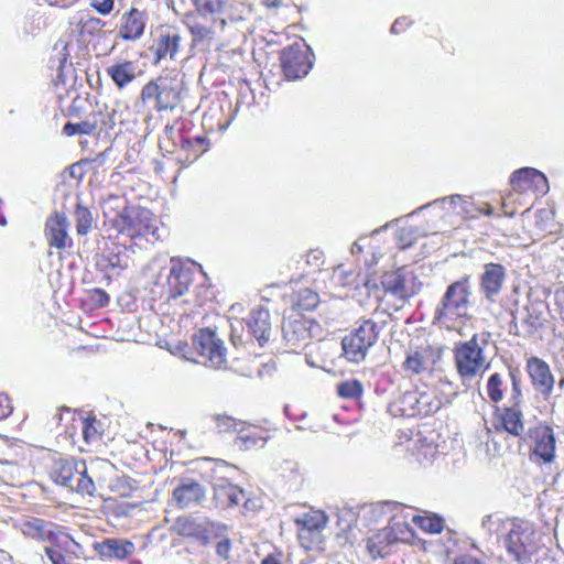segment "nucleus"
<instances>
[{
  "instance_id": "obj_5",
  "label": "nucleus",
  "mask_w": 564,
  "mask_h": 564,
  "mask_svg": "<svg viewBox=\"0 0 564 564\" xmlns=\"http://www.w3.org/2000/svg\"><path fill=\"white\" fill-rule=\"evenodd\" d=\"M161 221L149 209L132 207L124 217L116 218V230L131 239L142 238L154 243L162 238Z\"/></svg>"
},
{
  "instance_id": "obj_36",
  "label": "nucleus",
  "mask_w": 564,
  "mask_h": 564,
  "mask_svg": "<svg viewBox=\"0 0 564 564\" xmlns=\"http://www.w3.org/2000/svg\"><path fill=\"white\" fill-rule=\"evenodd\" d=\"M542 304H531L524 307L523 312H517L513 316L514 319H520L523 324H525L531 329H538L543 326L544 318L542 312Z\"/></svg>"
},
{
  "instance_id": "obj_1",
  "label": "nucleus",
  "mask_w": 564,
  "mask_h": 564,
  "mask_svg": "<svg viewBox=\"0 0 564 564\" xmlns=\"http://www.w3.org/2000/svg\"><path fill=\"white\" fill-rule=\"evenodd\" d=\"M502 544L509 557L519 564L531 562L539 549V538L533 524L527 520H508L502 525Z\"/></svg>"
},
{
  "instance_id": "obj_13",
  "label": "nucleus",
  "mask_w": 564,
  "mask_h": 564,
  "mask_svg": "<svg viewBox=\"0 0 564 564\" xmlns=\"http://www.w3.org/2000/svg\"><path fill=\"white\" fill-rule=\"evenodd\" d=\"M532 441L531 458L535 463L551 464L556 457V441L553 430L549 425L540 424L529 431Z\"/></svg>"
},
{
  "instance_id": "obj_50",
  "label": "nucleus",
  "mask_w": 564,
  "mask_h": 564,
  "mask_svg": "<svg viewBox=\"0 0 564 564\" xmlns=\"http://www.w3.org/2000/svg\"><path fill=\"white\" fill-rule=\"evenodd\" d=\"M226 532H227V530L224 533H221V536L214 538V540H217L216 546H215L216 555L221 561L229 560L230 552H231V542H230L229 538L227 536Z\"/></svg>"
},
{
  "instance_id": "obj_40",
  "label": "nucleus",
  "mask_w": 564,
  "mask_h": 564,
  "mask_svg": "<svg viewBox=\"0 0 564 564\" xmlns=\"http://www.w3.org/2000/svg\"><path fill=\"white\" fill-rule=\"evenodd\" d=\"M205 142L204 137L182 139V150L188 152L185 160L189 162L197 160L207 150Z\"/></svg>"
},
{
  "instance_id": "obj_47",
  "label": "nucleus",
  "mask_w": 564,
  "mask_h": 564,
  "mask_svg": "<svg viewBox=\"0 0 564 564\" xmlns=\"http://www.w3.org/2000/svg\"><path fill=\"white\" fill-rule=\"evenodd\" d=\"M535 226L543 234H552L554 228L553 212L546 208L535 213Z\"/></svg>"
},
{
  "instance_id": "obj_34",
  "label": "nucleus",
  "mask_w": 564,
  "mask_h": 564,
  "mask_svg": "<svg viewBox=\"0 0 564 564\" xmlns=\"http://www.w3.org/2000/svg\"><path fill=\"white\" fill-rule=\"evenodd\" d=\"M74 466L82 468L83 460L73 457L56 459L51 470V478L55 484L62 486V484L73 475Z\"/></svg>"
},
{
  "instance_id": "obj_31",
  "label": "nucleus",
  "mask_w": 564,
  "mask_h": 564,
  "mask_svg": "<svg viewBox=\"0 0 564 564\" xmlns=\"http://www.w3.org/2000/svg\"><path fill=\"white\" fill-rule=\"evenodd\" d=\"M501 425L506 432L513 436H521L524 432L523 415L518 405L506 408L501 414Z\"/></svg>"
},
{
  "instance_id": "obj_21",
  "label": "nucleus",
  "mask_w": 564,
  "mask_h": 564,
  "mask_svg": "<svg viewBox=\"0 0 564 564\" xmlns=\"http://www.w3.org/2000/svg\"><path fill=\"white\" fill-rule=\"evenodd\" d=\"M327 520V516L321 510H311L297 517L295 523L299 527V538L301 540L310 536L318 539L321 531L326 527Z\"/></svg>"
},
{
  "instance_id": "obj_7",
  "label": "nucleus",
  "mask_w": 564,
  "mask_h": 564,
  "mask_svg": "<svg viewBox=\"0 0 564 564\" xmlns=\"http://www.w3.org/2000/svg\"><path fill=\"white\" fill-rule=\"evenodd\" d=\"M512 192H510L502 202L505 215L512 217L516 214V209L508 210L510 204H521L518 198H513V193L527 194L529 192L535 195H544L549 191V183L543 173L532 167H522L516 171L510 180Z\"/></svg>"
},
{
  "instance_id": "obj_57",
  "label": "nucleus",
  "mask_w": 564,
  "mask_h": 564,
  "mask_svg": "<svg viewBox=\"0 0 564 564\" xmlns=\"http://www.w3.org/2000/svg\"><path fill=\"white\" fill-rule=\"evenodd\" d=\"M12 412V406L7 394L0 393V420L8 417Z\"/></svg>"
},
{
  "instance_id": "obj_60",
  "label": "nucleus",
  "mask_w": 564,
  "mask_h": 564,
  "mask_svg": "<svg viewBox=\"0 0 564 564\" xmlns=\"http://www.w3.org/2000/svg\"><path fill=\"white\" fill-rule=\"evenodd\" d=\"M419 454H422L425 459L432 458L436 454V446L433 444L422 445V448L419 449Z\"/></svg>"
},
{
  "instance_id": "obj_14",
  "label": "nucleus",
  "mask_w": 564,
  "mask_h": 564,
  "mask_svg": "<svg viewBox=\"0 0 564 564\" xmlns=\"http://www.w3.org/2000/svg\"><path fill=\"white\" fill-rule=\"evenodd\" d=\"M283 73L289 79H299L307 75L312 68L310 51L305 45L294 44L281 53Z\"/></svg>"
},
{
  "instance_id": "obj_45",
  "label": "nucleus",
  "mask_w": 564,
  "mask_h": 564,
  "mask_svg": "<svg viewBox=\"0 0 564 564\" xmlns=\"http://www.w3.org/2000/svg\"><path fill=\"white\" fill-rule=\"evenodd\" d=\"M187 28L193 36V42L198 43L205 40L213 39L214 30L212 26H207L196 20H189L186 23Z\"/></svg>"
},
{
  "instance_id": "obj_61",
  "label": "nucleus",
  "mask_w": 564,
  "mask_h": 564,
  "mask_svg": "<svg viewBox=\"0 0 564 564\" xmlns=\"http://www.w3.org/2000/svg\"><path fill=\"white\" fill-rule=\"evenodd\" d=\"M453 564H482V563L480 561H478L477 558L465 554V555L457 556L454 560Z\"/></svg>"
},
{
  "instance_id": "obj_15",
  "label": "nucleus",
  "mask_w": 564,
  "mask_h": 564,
  "mask_svg": "<svg viewBox=\"0 0 564 564\" xmlns=\"http://www.w3.org/2000/svg\"><path fill=\"white\" fill-rule=\"evenodd\" d=\"M194 263L172 258L170 260V270L166 279L167 299H177L183 296L193 282Z\"/></svg>"
},
{
  "instance_id": "obj_53",
  "label": "nucleus",
  "mask_w": 564,
  "mask_h": 564,
  "mask_svg": "<svg viewBox=\"0 0 564 564\" xmlns=\"http://www.w3.org/2000/svg\"><path fill=\"white\" fill-rule=\"evenodd\" d=\"M44 552L52 564H75L72 556L65 555L56 549L45 546Z\"/></svg>"
},
{
  "instance_id": "obj_59",
  "label": "nucleus",
  "mask_w": 564,
  "mask_h": 564,
  "mask_svg": "<svg viewBox=\"0 0 564 564\" xmlns=\"http://www.w3.org/2000/svg\"><path fill=\"white\" fill-rule=\"evenodd\" d=\"M555 303L560 312V316L564 322V288L556 290L555 292Z\"/></svg>"
},
{
  "instance_id": "obj_27",
  "label": "nucleus",
  "mask_w": 564,
  "mask_h": 564,
  "mask_svg": "<svg viewBox=\"0 0 564 564\" xmlns=\"http://www.w3.org/2000/svg\"><path fill=\"white\" fill-rule=\"evenodd\" d=\"M204 497L205 490L203 486L195 481L184 482L173 491V498L182 508L199 503Z\"/></svg>"
},
{
  "instance_id": "obj_23",
  "label": "nucleus",
  "mask_w": 564,
  "mask_h": 564,
  "mask_svg": "<svg viewBox=\"0 0 564 564\" xmlns=\"http://www.w3.org/2000/svg\"><path fill=\"white\" fill-rule=\"evenodd\" d=\"M70 437L75 441V431L79 430L85 444L91 445L100 441L104 432L102 423L94 416H82L73 419Z\"/></svg>"
},
{
  "instance_id": "obj_35",
  "label": "nucleus",
  "mask_w": 564,
  "mask_h": 564,
  "mask_svg": "<svg viewBox=\"0 0 564 564\" xmlns=\"http://www.w3.org/2000/svg\"><path fill=\"white\" fill-rule=\"evenodd\" d=\"M178 101V93L166 79L160 78V89L154 108L158 111L173 109Z\"/></svg>"
},
{
  "instance_id": "obj_46",
  "label": "nucleus",
  "mask_w": 564,
  "mask_h": 564,
  "mask_svg": "<svg viewBox=\"0 0 564 564\" xmlns=\"http://www.w3.org/2000/svg\"><path fill=\"white\" fill-rule=\"evenodd\" d=\"M339 397L346 399H357L362 394V384L359 380H347L337 386Z\"/></svg>"
},
{
  "instance_id": "obj_2",
  "label": "nucleus",
  "mask_w": 564,
  "mask_h": 564,
  "mask_svg": "<svg viewBox=\"0 0 564 564\" xmlns=\"http://www.w3.org/2000/svg\"><path fill=\"white\" fill-rule=\"evenodd\" d=\"M470 276L451 283L435 308V321L446 328H453L457 321L468 316L470 306Z\"/></svg>"
},
{
  "instance_id": "obj_28",
  "label": "nucleus",
  "mask_w": 564,
  "mask_h": 564,
  "mask_svg": "<svg viewBox=\"0 0 564 564\" xmlns=\"http://www.w3.org/2000/svg\"><path fill=\"white\" fill-rule=\"evenodd\" d=\"M107 75L119 89L127 87L137 78V65L132 61H122L107 67Z\"/></svg>"
},
{
  "instance_id": "obj_58",
  "label": "nucleus",
  "mask_w": 564,
  "mask_h": 564,
  "mask_svg": "<svg viewBox=\"0 0 564 564\" xmlns=\"http://www.w3.org/2000/svg\"><path fill=\"white\" fill-rule=\"evenodd\" d=\"M410 24H411V21L406 17L399 18L392 24L391 33L398 34V33L404 31Z\"/></svg>"
},
{
  "instance_id": "obj_25",
  "label": "nucleus",
  "mask_w": 564,
  "mask_h": 564,
  "mask_svg": "<svg viewBox=\"0 0 564 564\" xmlns=\"http://www.w3.org/2000/svg\"><path fill=\"white\" fill-rule=\"evenodd\" d=\"M145 20V13L134 8L123 13L119 30L120 36L127 41L140 39L144 32Z\"/></svg>"
},
{
  "instance_id": "obj_48",
  "label": "nucleus",
  "mask_w": 564,
  "mask_h": 564,
  "mask_svg": "<svg viewBox=\"0 0 564 564\" xmlns=\"http://www.w3.org/2000/svg\"><path fill=\"white\" fill-rule=\"evenodd\" d=\"M115 115L116 111L112 109L111 111L105 107V112L100 109L99 111H95L90 115L91 120H96L97 128L101 131L110 130L115 127Z\"/></svg>"
},
{
  "instance_id": "obj_26",
  "label": "nucleus",
  "mask_w": 564,
  "mask_h": 564,
  "mask_svg": "<svg viewBox=\"0 0 564 564\" xmlns=\"http://www.w3.org/2000/svg\"><path fill=\"white\" fill-rule=\"evenodd\" d=\"M283 337L288 347L295 351L305 346L311 336L306 323L302 319H294L283 324Z\"/></svg>"
},
{
  "instance_id": "obj_20",
  "label": "nucleus",
  "mask_w": 564,
  "mask_h": 564,
  "mask_svg": "<svg viewBox=\"0 0 564 564\" xmlns=\"http://www.w3.org/2000/svg\"><path fill=\"white\" fill-rule=\"evenodd\" d=\"M68 220L64 214L55 213L48 217L45 234L51 247L65 249L70 245L67 235Z\"/></svg>"
},
{
  "instance_id": "obj_43",
  "label": "nucleus",
  "mask_w": 564,
  "mask_h": 564,
  "mask_svg": "<svg viewBox=\"0 0 564 564\" xmlns=\"http://www.w3.org/2000/svg\"><path fill=\"white\" fill-rule=\"evenodd\" d=\"M97 129L96 120H91L90 116L78 123L67 122L63 128V133L67 137L75 134H91Z\"/></svg>"
},
{
  "instance_id": "obj_10",
  "label": "nucleus",
  "mask_w": 564,
  "mask_h": 564,
  "mask_svg": "<svg viewBox=\"0 0 564 564\" xmlns=\"http://www.w3.org/2000/svg\"><path fill=\"white\" fill-rule=\"evenodd\" d=\"M381 285L384 292L404 301L416 295L423 284L412 270L403 267L386 272L381 276Z\"/></svg>"
},
{
  "instance_id": "obj_19",
  "label": "nucleus",
  "mask_w": 564,
  "mask_h": 564,
  "mask_svg": "<svg viewBox=\"0 0 564 564\" xmlns=\"http://www.w3.org/2000/svg\"><path fill=\"white\" fill-rule=\"evenodd\" d=\"M506 279V269L498 263H487L480 276V291L486 300L495 302Z\"/></svg>"
},
{
  "instance_id": "obj_64",
  "label": "nucleus",
  "mask_w": 564,
  "mask_h": 564,
  "mask_svg": "<svg viewBox=\"0 0 564 564\" xmlns=\"http://www.w3.org/2000/svg\"><path fill=\"white\" fill-rule=\"evenodd\" d=\"M361 251H362V246L358 241H356L351 245L350 252L352 254H357Z\"/></svg>"
},
{
  "instance_id": "obj_51",
  "label": "nucleus",
  "mask_w": 564,
  "mask_h": 564,
  "mask_svg": "<svg viewBox=\"0 0 564 564\" xmlns=\"http://www.w3.org/2000/svg\"><path fill=\"white\" fill-rule=\"evenodd\" d=\"M509 377L512 383L511 400L513 401L514 405H518L522 398L521 373L518 369H511L509 371Z\"/></svg>"
},
{
  "instance_id": "obj_37",
  "label": "nucleus",
  "mask_w": 564,
  "mask_h": 564,
  "mask_svg": "<svg viewBox=\"0 0 564 564\" xmlns=\"http://www.w3.org/2000/svg\"><path fill=\"white\" fill-rule=\"evenodd\" d=\"M76 231L79 236L88 235L94 226L95 219L90 209L78 199L74 210Z\"/></svg>"
},
{
  "instance_id": "obj_18",
  "label": "nucleus",
  "mask_w": 564,
  "mask_h": 564,
  "mask_svg": "<svg viewBox=\"0 0 564 564\" xmlns=\"http://www.w3.org/2000/svg\"><path fill=\"white\" fill-rule=\"evenodd\" d=\"M14 528L24 536L41 542H53L57 539V525L36 517H25L15 522Z\"/></svg>"
},
{
  "instance_id": "obj_24",
  "label": "nucleus",
  "mask_w": 564,
  "mask_h": 564,
  "mask_svg": "<svg viewBox=\"0 0 564 564\" xmlns=\"http://www.w3.org/2000/svg\"><path fill=\"white\" fill-rule=\"evenodd\" d=\"M69 478L62 484V487L67 488L72 492L79 494L82 496H94L96 492V485L93 477L88 473L86 463L83 460V467L74 466V470Z\"/></svg>"
},
{
  "instance_id": "obj_30",
  "label": "nucleus",
  "mask_w": 564,
  "mask_h": 564,
  "mask_svg": "<svg viewBox=\"0 0 564 564\" xmlns=\"http://www.w3.org/2000/svg\"><path fill=\"white\" fill-rule=\"evenodd\" d=\"M102 207L105 218L116 228V218L124 217V214H128L133 206H129L123 196L110 194L104 200Z\"/></svg>"
},
{
  "instance_id": "obj_44",
  "label": "nucleus",
  "mask_w": 564,
  "mask_h": 564,
  "mask_svg": "<svg viewBox=\"0 0 564 564\" xmlns=\"http://www.w3.org/2000/svg\"><path fill=\"white\" fill-rule=\"evenodd\" d=\"M387 534H375L367 540V549L372 558L383 557L388 553Z\"/></svg>"
},
{
  "instance_id": "obj_49",
  "label": "nucleus",
  "mask_w": 564,
  "mask_h": 564,
  "mask_svg": "<svg viewBox=\"0 0 564 564\" xmlns=\"http://www.w3.org/2000/svg\"><path fill=\"white\" fill-rule=\"evenodd\" d=\"M417 238V229L414 227H404L398 231L397 239L400 248L411 247Z\"/></svg>"
},
{
  "instance_id": "obj_41",
  "label": "nucleus",
  "mask_w": 564,
  "mask_h": 564,
  "mask_svg": "<svg viewBox=\"0 0 564 564\" xmlns=\"http://www.w3.org/2000/svg\"><path fill=\"white\" fill-rule=\"evenodd\" d=\"M191 2L202 17L220 14L226 7V0H191Z\"/></svg>"
},
{
  "instance_id": "obj_55",
  "label": "nucleus",
  "mask_w": 564,
  "mask_h": 564,
  "mask_svg": "<svg viewBox=\"0 0 564 564\" xmlns=\"http://www.w3.org/2000/svg\"><path fill=\"white\" fill-rule=\"evenodd\" d=\"M90 6L101 15L109 14L115 7V0H90Z\"/></svg>"
},
{
  "instance_id": "obj_11",
  "label": "nucleus",
  "mask_w": 564,
  "mask_h": 564,
  "mask_svg": "<svg viewBox=\"0 0 564 564\" xmlns=\"http://www.w3.org/2000/svg\"><path fill=\"white\" fill-rule=\"evenodd\" d=\"M193 346L204 362L215 369L225 367L226 348L224 341L209 328L199 329L193 337Z\"/></svg>"
},
{
  "instance_id": "obj_17",
  "label": "nucleus",
  "mask_w": 564,
  "mask_h": 564,
  "mask_svg": "<svg viewBox=\"0 0 564 564\" xmlns=\"http://www.w3.org/2000/svg\"><path fill=\"white\" fill-rule=\"evenodd\" d=\"M212 486L214 489L213 500L218 508L226 509L246 501L243 489L231 484L226 476H214Z\"/></svg>"
},
{
  "instance_id": "obj_63",
  "label": "nucleus",
  "mask_w": 564,
  "mask_h": 564,
  "mask_svg": "<svg viewBox=\"0 0 564 564\" xmlns=\"http://www.w3.org/2000/svg\"><path fill=\"white\" fill-rule=\"evenodd\" d=\"M219 426L224 425L226 429H229L234 425V420L231 417H223L219 419Z\"/></svg>"
},
{
  "instance_id": "obj_6",
  "label": "nucleus",
  "mask_w": 564,
  "mask_h": 564,
  "mask_svg": "<svg viewBox=\"0 0 564 564\" xmlns=\"http://www.w3.org/2000/svg\"><path fill=\"white\" fill-rule=\"evenodd\" d=\"M381 329L382 326L371 318L360 321L358 327L341 340L344 356L351 362L365 360L369 348L377 343Z\"/></svg>"
},
{
  "instance_id": "obj_9",
  "label": "nucleus",
  "mask_w": 564,
  "mask_h": 564,
  "mask_svg": "<svg viewBox=\"0 0 564 564\" xmlns=\"http://www.w3.org/2000/svg\"><path fill=\"white\" fill-rule=\"evenodd\" d=\"M174 529L178 535L193 539L200 545H207L214 541V538L221 536L227 527L206 518L180 517L174 523Z\"/></svg>"
},
{
  "instance_id": "obj_52",
  "label": "nucleus",
  "mask_w": 564,
  "mask_h": 564,
  "mask_svg": "<svg viewBox=\"0 0 564 564\" xmlns=\"http://www.w3.org/2000/svg\"><path fill=\"white\" fill-rule=\"evenodd\" d=\"M160 89V78L158 80L149 82L141 91V99L143 102H156Z\"/></svg>"
},
{
  "instance_id": "obj_39",
  "label": "nucleus",
  "mask_w": 564,
  "mask_h": 564,
  "mask_svg": "<svg viewBox=\"0 0 564 564\" xmlns=\"http://www.w3.org/2000/svg\"><path fill=\"white\" fill-rule=\"evenodd\" d=\"M105 25L106 22L101 21L99 18L90 17L88 14L78 15L77 28L82 36L97 35L102 31Z\"/></svg>"
},
{
  "instance_id": "obj_33",
  "label": "nucleus",
  "mask_w": 564,
  "mask_h": 564,
  "mask_svg": "<svg viewBox=\"0 0 564 564\" xmlns=\"http://www.w3.org/2000/svg\"><path fill=\"white\" fill-rule=\"evenodd\" d=\"M406 510L405 519L410 517L411 508H403ZM411 521L427 533H440L443 530V519L435 514L424 512V514H411Z\"/></svg>"
},
{
  "instance_id": "obj_3",
  "label": "nucleus",
  "mask_w": 564,
  "mask_h": 564,
  "mask_svg": "<svg viewBox=\"0 0 564 564\" xmlns=\"http://www.w3.org/2000/svg\"><path fill=\"white\" fill-rule=\"evenodd\" d=\"M490 333L474 334L467 341L457 343L453 349L456 370L463 381L474 379L488 369L484 349L490 340Z\"/></svg>"
},
{
  "instance_id": "obj_29",
  "label": "nucleus",
  "mask_w": 564,
  "mask_h": 564,
  "mask_svg": "<svg viewBox=\"0 0 564 564\" xmlns=\"http://www.w3.org/2000/svg\"><path fill=\"white\" fill-rule=\"evenodd\" d=\"M102 557L123 560L134 552V544L122 539H107L98 545Z\"/></svg>"
},
{
  "instance_id": "obj_38",
  "label": "nucleus",
  "mask_w": 564,
  "mask_h": 564,
  "mask_svg": "<svg viewBox=\"0 0 564 564\" xmlns=\"http://www.w3.org/2000/svg\"><path fill=\"white\" fill-rule=\"evenodd\" d=\"M267 443V437L262 431L242 430L236 438V444L245 451L251 448H261Z\"/></svg>"
},
{
  "instance_id": "obj_42",
  "label": "nucleus",
  "mask_w": 564,
  "mask_h": 564,
  "mask_svg": "<svg viewBox=\"0 0 564 564\" xmlns=\"http://www.w3.org/2000/svg\"><path fill=\"white\" fill-rule=\"evenodd\" d=\"M505 381L500 373L496 372L492 373L487 381V394L488 398L495 402L498 403L503 399L505 395Z\"/></svg>"
},
{
  "instance_id": "obj_12",
  "label": "nucleus",
  "mask_w": 564,
  "mask_h": 564,
  "mask_svg": "<svg viewBox=\"0 0 564 564\" xmlns=\"http://www.w3.org/2000/svg\"><path fill=\"white\" fill-rule=\"evenodd\" d=\"M441 356L442 350L429 344L415 348L410 347L402 367L409 375H421L432 370Z\"/></svg>"
},
{
  "instance_id": "obj_22",
  "label": "nucleus",
  "mask_w": 564,
  "mask_h": 564,
  "mask_svg": "<svg viewBox=\"0 0 564 564\" xmlns=\"http://www.w3.org/2000/svg\"><path fill=\"white\" fill-rule=\"evenodd\" d=\"M181 35L174 30H167L160 33L151 47L155 56L154 63L158 64L161 59L166 57L175 59L181 45Z\"/></svg>"
},
{
  "instance_id": "obj_62",
  "label": "nucleus",
  "mask_w": 564,
  "mask_h": 564,
  "mask_svg": "<svg viewBox=\"0 0 564 564\" xmlns=\"http://www.w3.org/2000/svg\"><path fill=\"white\" fill-rule=\"evenodd\" d=\"M261 564H283L280 554H270L265 556Z\"/></svg>"
},
{
  "instance_id": "obj_8",
  "label": "nucleus",
  "mask_w": 564,
  "mask_h": 564,
  "mask_svg": "<svg viewBox=\"0 0 564 564\" xmlns=\"http://www.w3.org/2000/svg\"><path fill=\"white\" fill-rule=\"evenodd\" d=\"M247 326L248 339L254 338L260 346L268 343L271 334L270 313L264 307H258L251 311L247 321L235 319L231 323V343L238 347L243 344L242 333Z\"/></svg>"
},
{
  "instance_id": "obj_56",
  "label": "nucleus",
  "mask_w": 564,
  "mask_h": 564,
  "mask_svg": "<svg viewBox=\"0 0 564 564\" xmlns=\"http://www.w3.org/2000/svg\"><path fill=\"white\" fill-rule=\"evenodd\" d=\"M303 294L305 302L300 301L297 303L299 307L304 311L313 310L317 305L318 295L310 290H305Z\"/></svg>"
},
{
  "instance_id": "obj_54",
  "label": "nucleus",
  "mask_w": 564,
  "mask_h": 564,
  "mask_svg": "<svg viewBox=\"0 0 564 564\" xmlns=\"http://www.w3.org/2000/svg\"><path fill=\"white\" fill-rule=\"evenodd\" d=\"M305 261L312 269H319L324 263V252L319 249H312L305 254Z\"/></svg>"
},
{
  "instance_id": "obj_16",
  "label": "nucleus",
  "mask_w": 564,
  "mask_h": 564,
  "mask_svg": "<svg viewBox=\"0 0 564 564\" xmlns=\"http://www.w3.org/2000/svg\"><path fill=\"white\" fill-rule=\"evenodd\" d=\"M531 384L544 400H547L554 390L555 379L550 366L539 357H530L525 365Z\"/></svg>"
},
{
  "instance_id": "obj_4",
  "label": "nucleus",
  "mask_w": 564,
  "mask_h": 564,
  "mask_svg": "<svg viewBox=\"0 0 564 564\" xmlns=\"http://www.w3.org/2000/svg\"><path fill=\"white\" fill-rule=\"evenodd\" d=\"M442 401L431 387L414 388L401 392L389 403L388 411L393 416H427L437 412Z\"/></svg>"
},
{
  "instance_id": "obj_32",
  "label": "nucleus",
  "mask_w": 564,
  "mask_h": 564,
  "mask_svg": "<svg viewBox=\"0 0 564 564\" xmlns=\"http://www.w3.org/2000/svg\"><path fill=\"white\" fill-rule=\"evenodd\" d=\"M431 205L443 206V208H447L448 210H452L453 213H455L457 215L469 214L470 213V207H471V203L469 200H467L466 198H464L463 196H460V195H452V196H446V197H443V198L435 199L432 203L426 204V205L417 208L416 210L411 213L409 216H411V215H413V214L420 212L421 209H424V208H426V207H429Z\"/></svg>"
}]
</instances>
